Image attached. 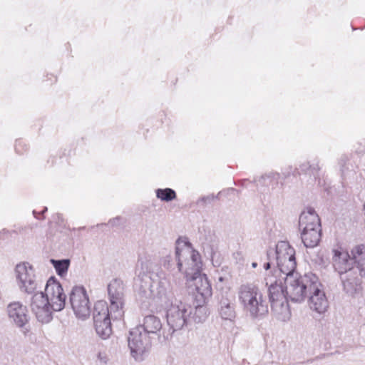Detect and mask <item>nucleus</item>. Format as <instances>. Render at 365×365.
<instances>
[{
	"label": "nucleus",
	"mask_w": 365,
	"mask_h": 365,
	"mask_svg": "<svg viewBox=\"0 0 365 365\" xmlns=\"http://www.w3.org/2000/svg\"><path fill=\"white\" fill-rule=\"evenodd\" d=\"M128 341L131 356L136 361H143L144 354L151 347V336L137 326L129 331Z\"/></svg>",
	"instance_id": "9b49d317"
},
{
	"label": "nucleus",
	"mask_w": 365,
	"mask_h": 365,
	"mask_svg": "<svg viewBox=\"0 0 365 365\" xmlns=\"http://www.w3.org/2000/svg\"><path fill=\"white\" fill-rule=\"evenodd\" d=\"M289 299V297H286L270 303L272 312L279 321L287 322L290 319L291 312L288 303Z\"/></svg>",
	"instance_id": "aec40b11"
},
{
	"label": "nucleus",
	"mask_w": 365,
	"mask_h": 365,
	"mask_svg": "<svg viewBox=\"0 0 365 365\" xmlns=\"http://www.w3.org/2000/svg\"><path fill=\"white\" fill-rule=\"evenodd\" d=\"M47 207H44L43 210L40 212H37L36 210H33V215L34 216L35 218L38 219V220H42L44 218V213L47 211Z\"/></svg>",
	"instance_id": "473e14b6"
},
{
	"label": "nucleus",
	"mask_w": 365,
	"mask_h": 365,
	"mask_svg": "<svg viewBox=\"0 0 365 365\" xmlns=\"http://www.w3.org/2000/svg\"><path fill=\"white\" fill-rule=\"evenodd\" d=\"M247 181H248V180H247V179H243V180H239V181H238V182H235V184L236 185L245 186V182H246Z\"/></svg>",
	"instance_id": "f704fd0d"
},
{
	"label": "nucleus",
	"mask_w": 365,
	"mask_h": 365,
	"mask_svg": "<svg viewBox=\"0 0 365 365\" xmlns=\"http://www.w3.org/2000/svg\"><path fill=\"white\" fill-rule=\"evenodd\" d=\"M299 227L302 230V241L307 248H314L319 244L322 238L321 220L313 207H309L300 214Z\"/></svg>",
	"instance_id": "423d86ee"
},
{
	"label": "nucleus",
	"mask_w": 365,
	"mask_h": 365,
	"mask_svg": "<svg viewBox=\"0 0 365 365\" xmlns=\"http://www.w3.org/2000/svg\"><path fill=\"white\" fill-rule=\"evenodd\" d=\"M218 312L222 319L234 321L236 317L235 302L227 297H222L218 303Z\"/></svg>",
	"instance_id": "412c9836"
},
{
	"label": "nucleus",
	"mask_w": 365,
	"mask_h": 365,
	"mask_svg": "<svg viewBox=\"0 0 365 365\" xmlns=\"http://www.w3.org/2000/svg\"><path fill=\"white\" fill-rule=\"evenodd\" d=\"M235 191H237V190L235 188L229 187V188L224 189V190L220 191L217 195H214V194H210V196L213 197V201H214L215 200H220V198L222 196H223L224 193H225V192H234Z\"/></svg>",
	"instance_id": "7c9ffc66"
},
{
	"label": "nucleus",
	"mask_w": 365,
	"mask_h": 365,
	"mask_svg": "<svg viewBox=\"0 0 365 365\" xmlns=\"http://www.w3.org/2000/svg\"><path fill=\"white\" fill-rule=\"evenodd\" d=\"M192 307L180 299H175L171 301L170 307L167 309L166 318L169 329L168 331H163V339L164 341L168 340L173 334L182 329L187 324L191 319L192 313Z\"/></svg>",
	"instance_id": "0eeeda50"
},
{
	"label": "nucleus",
	"mask_w": 365,
	"mask_h": 365,
	"mask_svg": "<svg viewBox=\"0 0 365 365\" xmlns=\"http://www.w3.org/2000/svg\"><path fill=\"white\" fill-rule=\"evenodd\" d=\"M146 331L148 335L155 334L158 336L160 341H162L163 338V325L159 317L150 314L145 316L143 319V324L138 325ZM163 341H164L163 339Z\"/></svg>",
	"instance_id": "6ab92c4d"
},
{
	"label": "nucleus",
	"mask_w": 365,
	"mask_h": 365,
	"mask_svg": "<svg viewBox=\"0 0 365 365\" xmlns=\"http://www.w3.org/2000/svg\"><path fill=\"white\" fill-rule=\"evenodd\" d=\"M268 296L270 303L288 297L285 291V284L284 285L280 279L275 280L269 287Z\"/></svg>",
	"instance_id": "5701e85b"
},
{
	"label": "nucleus",
	"mask_w": 365,
	"mask_h": 365,
	"mask_svg": "<svg viewBox=\"0 0 365 365\" xmlns=\"http://www.w3.org/2000/svg\"><path fill=\"white\" fill-rule=\"evenodd\" d=\"M8 233H9V231L4 229L2 231L0 232V237H1V235H6Z\"/></svg>",
	"instance_id": "c9c22d12"
},
{
	"label": "nucleus",
	"mask_w": 365,
	"mask_h": 365,
	"mask_svg": "<svg viewBox=\"0 0 365 365\" xmlns=\"http://www.w3.org/2000/svg\"><path fill=\"white\" fill-rule=\"evenodd\" d=\"M213 202V197L210 195H204L197 199L195 204L199 208H205L207 205L212 204Z\"/></svg>",
	"instance_id": "cd10ccee"
},
{
	"label": "nucleus",
	"mask_w": 365,
	"mask_h": 365,
	"mask_svg": "<svg viewBox=\"0 0 365 365\" xmlns=\"http://www.w3.org/2000/svg\"><path fill=\"white\" fill-rule=\"evenodd\" d=\"M50 262L54 267L56 274L61 277H63L68 272L71 264V260L69 259H51Z\"/></svg>",
	"instance_id": "a878e982"
},
{
	"label": "nucleus",
	"mask_w": 365,
	"mask_h": 365,
	"mask_svg": "<svg viewBox=\"0 0 365 365\" xmlns=\"http://www.w3.org/2000/svg\"><path fill=\"white\" fill-rule=\"evenodd\" d=\"M317 159L314 160L312 163L306 161L301 163L299 168H296L294 170H292V167L289 166L288 170L283 172L282 175L277 172L270 171L259 177L255 178L253 182L264 192L269 188L272 190H282L284 185V180L292 174L294 177L301 175H309L310 178L309 183H315L318 181L319 185L321 184L319 178L321 167Z\"/></svg>",
	"instance_id": "7ed1b4c3"
},
{
	"label": "nucleus",
	"mask_w": 365,
	"mask_h": 365,
	"mask_svg": "<svg viewBox=\"0 0 365 365\" xmlns=\"http://www.w3.org/2000/svg\"><path fill=\"white\" fill-rule=\"evenodd\" d=\"M180 237H179L176 240L177 245H176L175 250L178 247L179 249L186 250L190 251V250H189V248H192V244L189 241H187V242H185V245L187 246L188 248H180V247H179L178 245L180 243ZM193 249H192L191 251ZM177 263H178V261L176 260V252L175 253V258L174 259L173 258L172 256L167 255L165 257H163L162 259V260H161V264L163 266V267L167 269H168V270H170V271L175 270V268H177L178 269Z\"/></svg>",
	"instance_id": "393cba45"
},
{
	"label": "nucleus",
	"mask_w": 365,
	"mask_h": 365,
	"mask_svg": "<svg viewBox=\"0 0 365 365\" xmlns=\"http://www.w3.org/2000/svg\"><path fill=\"white\" fill-rule=\"evenodd\" d=\"M69 301L78 319L85 320L89 317L91 312V303L86 290L83 286L73 287Z\"/></svg>",
	"instance_id": "4468645a"
},
{
	"label": "nucleus",
	"mask_w": 365,
	"mask_h": 365,
	"mask_svg": "<svg viewBox=\"0 0 365 365\" xmlns=\"http://www.w3.org/2000/svg\"><path fill=\"white\" fill-rule=\"evenodd\" d=\"M123 218L118 216L116 217L110 219L108 221V225H109L112 227H119L121 224H123Z\"/></svg>",
	"instance_id": "2f4dec72"
},
{
	"label": "nucleus",
	"mask_w": 365,
	"mask_h": 365,
	"mask_svg": "<svg viewBox=\"0 0 365 365\" xmlns=\"http://www.w3.org/2000/svg\"><path fill=\"white\" fill-rule=\"evenodd\" d=\"M286 294L292 302H302L308 296L311 285L318 277L312 273L299 275L294 272L283 277Z\"/></svg>",
	"instance_id": "6e6552de"
},
{
	"label": "nucleus",
	"mask_w": 365,
	"mask_h": 365,
	"mask_svg": "<svg viewBox=\"0 0 365 365\" xmlns=\"http://www.w3.org/2000/svg\"><path fill=\"white\" fill-rule=\"evenodd\" d=\"M252 267L253 268H256V267H257V262H252Z\"/></svg>",
	"instance_id": "e433bc0d"
},
{
	"label": "nucleus",
	"mask_w": 365,
	"mask_h": 365,
	"mask_svg": "<svg viewBox=\"0 0 365 365\" xmlns=\"http://www.w3.org/2000/svg\"><path fill=\"white\" fill-rule=\"evenodd\" d=\"M267 257L271 260L275 259L278 271L284 276L293 274L297 268L295 250L287 241H280L275 249L269 248L267 251ZM277 270H275L277 272Z\"/></svg>",
	"instance_id": "1a4fd4ad"
},
{
	"label": "nucleus",
	"mask_w": 365,
	"mask_h": 365,
	"mask_svg": "<svg viewBox=\"0 0 365 365\" xmlns=\"http://www.w3.org/2000/svg\"><path fill=\"white\" fill-rule=\"evenodd\" d=\"M206 304L207 303H200L197 301L193 300L194 308L192 307L193 311L191 314V319H192L195 323L203 322L207 319L209 311Z\"/></svg>",
	"instance_id": "b1692460"
},
{
	"label": "nucleus",
	"mask_w": 365,
	"mask_h": 365,
	"mask_svg": "<svg viewBox=\"0 0 365 365\" xmlns=\"http://www.w3.org/2000/svg\"><path fill=\"white\" fill-rule=\"evenodd\" d=\"M202 248L205 256L207 259L212 260L215 255L216 254V248L213 245L208 244H204L202 245Z\"/></svg>",
	"instance_id": "c85d7f7f"
},
{
	"label": "nucleus",
	"mask_w": 365,
	"mask_h": 365,
	"mask_svg": "<svg viewBox=\"0 0 365 365\" xmlns=\"http://www.w3.org/2000/svg\"><path fill=\"white\" fill-rule=\"evenodd\" d=\"M29 149V145L24 142V140L21 139H19L16 140L15 143V151L16 153L19 155L24 154V152H26Z\"/></svg>",
	"instance_id": "c756f323"
},
{
	"label": "nucleus",
	"mask_w": 365,
	"mask_h": 365,
	"mask_svg": "<svg viewBox=\"0 0 365 365\" xmlns=\"http://www.w3.org/2000/svg\"><path fill=\"white\" fill-rule=\"evenodd\" d=\"M176 260L179 272H184L186 276L192 275L193 284L190 286L192 299L200 303H207L212 297V289L205 274L201 273L202 261L198 251L176 249Z\"/></svg>",
	"instance_id": "f257e3e1"
},
{
	"label": "nucleus",
	"mask_w": 365,
	"mask_h": 365,
	"mask_svg": "<svg viewBox=\"0 0 365 365\" xmlns=\"http://www.w3.org/2000/svg\"><path fill=\"white\" fill-rule=\"evenodd\" d=\"M156 197L163 202H170L177 197L175 191L172 188H158L155 190Z\"/></svg>",
	"instance_id": "bb28decb"
},
{
	"label": "nucleus",
	"mask_w": 365,
	"mask_h": 365,
	"mask_svg": "<svg viewBox=\"0 0 365 365\" xmlns=\"http://www.w3.org/2000/svg\"><path fill=\"white\" fill-rule=\"evenodd\" d=\"M16 277L21 292L34 294L38 287L34 268L27 262H21L15 267Z\"/></svg>",
	"instance_id": "ddd939ff"
},
{
	"label": "nucleus",
	"mask_w": 365,
	"mask_h": 365,
	"mask_svg": "<svg viewBox=\"0 0 365 365\" xmlns=\"http://www.w3.org/2000/svg\"><path fill=\"white\" fill-rule=\"evenodd\" d=\"M333 252V267L339 276L349 272V270H354L355 262H354L353 255L351 257L346 251L334 250Z\"/></svg>",
	"instance_id": "f3484780"
},
{
	"label": "nucleus",
	"mask_w": 365,
	"mask_h": 365,
	"mask_svg": "<svg viewBox=\"0 0 365 365\" xmlns=\"http://www.w3.org/2000/svg\"><path fill=\"white\" fill-rule=\"evenodd\" d=\"M108 293L110 305L108 307L113 312V318L120 319L123 315L125 284L120 278L113 279L108 285Z\"/></svg>",
	"instance_id": "f8f14e48"
},
{
	"label": "nucleus",
	"mask_w": 365,
	"mask_h": 365,
	"mask_svg": "<svg viewBox=\"0 0 365 365\" xmlns=\"http://www.w3.org/2000/svg\"><path fill=\"white\" fill-rule=\"evenodd\" d=\"M354 256V270L361 276L365 277V245H360L354 247L351 250Z\"/></svg>",
	"instance_id": "4be33fe9"
},
{
	"label": "nucleus",
	"mask_w": 365,
	"mask_h": 365,
	"mask_svg": "<svg viewBox=\"0 0 365 365\" xmlns=\"http://www.w3.org/2000/svg\"><path fill=\"white\" fill-rule=\"evenodd\" d=\"M7 312L9 317L21 329L23 334L26 336L30 332L29 317L26 307L19 302H11L7 307Z\"/></svg>",
	"instance_id": "dca6fc26"
},
{
	"label": "nucleus",
	"mask_w": 365,
	"mask_h": 365,
	"mask_svg": "<svg viewBox=\"0 0 365 365\" xmlns=\"http://www.w3.org/2000/svg\"><path fill=\"white\" fill-rule=\"evenodd\" d=\"M232 192H225L224 193L223 196H227V195H230Z\"/></svg>",
	"instance_id": "58836bf2"
},
{
	"label": "nucleus",
	"mask_w": 365,
	"mask_h": 365,
	"mask_svg": "<svg viewBox=\"0 0 365 365\" xmlns=\"http://www.w3.org/2000/svg\"><path fill=\"white\" fill-rule=\"evenodd\" d=\"M86 229V227H80L78 228V230H85Z\"/></svg>",
	"instance_id": "4c0bfd02"
},
{
	"label": "nucleus",
	"mask_w": 365,
	"mask_h": 365,
	"mask_svg": "<svg viewBox=\"0 0 365 365\" xmlns=\"http://www.w3.org/2000/svg\"><path fill=\"white\" fill-rule=\"evenodd\" d=\"M238 296L245 312L252 319H262L268 314V302L255 284L248 283L241 285Z\"/></svg>",
	"instance_id": "20e7f679"
},
{
	"label": "nucleus",
	"mask_w": 365,
	"mask_h": 365,
	"mask_svg": "<svg viewBox=\"0 0 365 365\" xmlns=\"http://www.w3.org/2000/svg\"><path fill=\"white\" fill-rule=\"evenodd\" d=\"M170 284L163 272L143 274L140 279L138 295L143 299L157 298L167 304L170 299Z\"/></svg>",
	"instance_id": "39448f33"
},
{
	"label": "nucleus",
	"mask_w": 365,
	"mask_h": 365,
	"mask_svg": "<svg viewBox=\"0 0 365 365\" xmlns=\"http://www.w3.org/2000/svg\"><path fill=\"white\" fill-rule=\"evenodd\" d=\"M307 297L311 309L319 314H324L327 311L329 301L323 290V285L319 282V279L314 282L313 285H311Z\"/></svg>",
	"instance_id": "2eb2a0df"
},
{
	"label": "nucleus",
	"mask_w": 365,
	"mask_h": 365,
	"mask_svg": "<svg viewBox=\"0 0 365 365\" xmlns=\"http://www.w3.org/2000/svg\"><path fill=\"white\" fill-rule=\"evenodd\" d=\"M113 312H111L105 301L100 300L95 303L93 307V323L97 334L102 339H108L112 333L111 319Z\"/></svg>",
	"instance_id": "9d476101"
},
{
	"label": "nucleus",
	"mask_w": 365,
	"mask_h": 365,
	"mask_svg": "<svg viewBox=\"0 0 365 365\" xmlns=\"http://www.w3.org/2000/svg\"><path fill=\"white\" fill-rule=\"evenodd\" d=\"M360 277L355 270H349V272L339 276L343 291L350 296L359 293L362 289Z\"/></svg>",
	"instance_id": "a211bd4d"
},
{
	"label": "nucleus",
	"mask_w": 365,
	"mask_h": 365,
	"mask_svg": "<svg viewBox=\"0 0 365 365\" xmlns=\"http://www.w3.org/2000/svg\"><path fill=\"white\" fill-rule=\"evenodd\" d=\"M31 294V310L42 324L49 323L53 319V312H60L65 307L66 295L54 276L47 280L44 292L36 290Z\"/></svg>",
	"instance_id": "f03ea898"
},
{
	"label": "nucleus",
	"mask_w": 365,
	"mask_h": 365,
	"mask_svg": "<svg viewBox=\"0 0 365 365\" xmlns=\"http://www.w3.org/2000/svg\"><path fill=\"white\" fill-rule=\"evenodd\" d=\"M219 280L222 282L223 280V277H219Z\"/></svg>",
	"instance_id": "ea45409f"
},
{
	"label": "nucleus",
	"mask_w": 365,
	"mask_h": 365,
	"mask_svg": "<svg viewBox=\"0 0 365 365\" xmlns=\"http://www.w3.org/2000/svg\"><path fill=\"white\" fill-rule=\"evenodd\" d=\"M274 259H273V258L272 257L271 260H268V262H265V263L264 264L263 267H264V269L268 270V269H269L271 268V264H272V260H274Z\"/></svg>",
	"instance_id": "72a5a7b5"
}]
</instances>
